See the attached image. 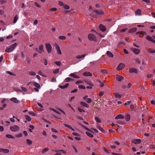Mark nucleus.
Masks as SVG:
<instances>
[{
    "instance_id": "f257e3e1",
    "label": "nucleus",
    "mask_w": 155,
    "mask_h": 155,
    "mask_svg": "<svg viewBox=\"0 0 155 155\" xmlns=\"http://www.w3.org/2000/svg\"><path fill=\"white\" fill-rule=\"evenodd\" d=\"M17 45V44L15 43L12 45L8 48H7L5 50V51L7 52H10L13 51Z\"/></svg>"
},
{
    "instance_id": "f03ea898",
    "label": "nucleus",
    "mask_w": 155,
    "mask_h": 155,
    "mask_svg": "<svg viewBox=\"0 0 155 155\" xmlns=\"http://www.w3.org/2000/svg\"><path fill=\"white\" fill-rule=\"evenodd\" d=\"M88 38L91 41H96V38L95 36L92 34H89L88 36Z\"/></svg>"
},
{
    "instance_id": "7ed1b4c3",
    "label": "nucleus",
    "mask_w": 155,
    "mask_h": 155,
    "mask_svg": "<svg viewBox=\"0 0 155 155\" xmlns=\"http://www.w3.org/2000/svg\"><path fill=\"white\" fill-rule=\"evenodd\" d=\"M46 48L48 54L51 52L52 46L49 43H46L45 44Z\"/></svg>"
},
{
    "instance_id": "20e7f679",
    "label": "nucleus",
    "mask_w": 155,
    "mask_h": 155,
    "mask_svg": "<svg viewBox=\"0 0 155 155\" xmlns=\"http://www.w3.org/2000/svg\"><path fill=\"white\" fill-rule=\"evenodd\" d=\"M10 129L12 131L15 132L19 130V127L18 126L15 125L14 126L11 127Z\"/></svg>"
},
{
    "instance_id": "39448f33",
    "label": "nucleus",
    "mask_w": 155,
    "mask_h": 155,
    "mask_svg": "<svg viewBox=\"0 0 155 155\" xmlns=\"http://www.w3.org/2000/svg\"><path fill=\"white\" fill-rule=\"evenodd\" d=\"M125 67V64L123 63H120L117 68V70H120L123 69Z\"/></svg>"
},
{
    "instance_id": "423d86ee",
    "label": "nucleus",
    "mask_w": 155,
    "mask_h": 155,
    "mask_svg": "<svg viewBox=\"0 0 155 155\" xmlns=\"http://www.w3.org/2000/svg\"><path fill=\"white\" fill-rule=\"evenodd\" d=\"M129 71L130 73H134L137 74L138 73L137 70L135 68H131L129 69Z\"/></svg>"
},
{
    "instance_id": "0eeeda50",
    "label": "nucleus",
    "mask_w": 155,
    "mask_h": 155,
    "mask_svg": "<svg viewBox=\"0 0 155 155\" xmlns=\"http://www.w3.org/2000/svg\"><path fill=\"white\" fill-rule=\"evenodd\" d=\"M131 50L136 54H138L140 53V50L139 49L135 48H131Z\"/></svg>"
},
{
    "instance_id": "6e6552de",
    "label": "nucleus",
    "mask_w": 155,
    "mask_h": 155,
    "mask_svg": "<svg viewBox=\"0 0 155 155\" xmlns=\"http://www.w3.org/2000/svg\"><path fill=\"white\" fill-rule=\"evenodd\" d=\"M99 28L100 30L103 32L105 31L106 30V27L102 24H100L99 25Z\"/></svg>"
},
{
    "instance_id": "1a4fd4ad",
    "label": "nucleus",
    "mask_w": 155,
    "mask_h": 155,
    "mask_svg": "<svg viewBox=\"0 0 155 155\" xmlns=\"http://www.w3.org/2000/svg\"><path fill=\"white\" fill-rule=\"evenodd\" d=\"M116 79L119 81H121L124 79V78L120 75H118L116 78Z\"/></svg>"
},
{
    "instance_id": "9d476101",
    "label": "nucleus",
    "mask_w": 155,
    "mask_h": 155,
    "mask_svg": "<svg viewBox=\"0 0 155 155\" xmlns=\"http://www.w3.org/2000/svg\"><path fill=\"white\" fill-rule=\"evenodd\" d=\"M10 100L12 101H13L14 103H19L20 102V101L17 100L16 98L13 97L10 99Z\"/></svg>"
},
{
    "instance_id": "9b49d317",
    "label": "nucleus",
    "mask_w": 155,
    "mask_h": 155,
    "mask_svg": "<svg viewBox=\"0 0 155 155\" xmlns=\"http://www.w3.org/2000/svg\"><path fill=\"white\" fill-rule=\"evenodd\" d=\"M132 142L136 144H139L141 142V140L140 139H136L133 140Z\"/></svg>"
},
{
    "instance_id": "f8f14e48",
    "label": "nucleus",
    "mask_w": 155,
    "mask_h": 155,
    "mask_svg": "<svg viewBox=\"0 0 155 155\" xmlns=\"http://www.w3.org/2000/svg\"><path fill=\"white\" fill-rule=\"evenodd\" d=\"M124 118L127 121H128L130 119V115L128 113H126L125 114Z\"/></svg>"
},
{
    "instance_id": "ddd939ff",
    "label": "nucleus",
    "mask_w": 155,
    "mask_h": 155,
    "mask_svg": "<svg viewBox=\"0 0 155 155\" xmlns=\"http://www.w3.org/2000/svg\"><path fill=\"white\" fill-rule=\"evenodd\" d=\"M56 48L57 50V53L59 54H61L62 53L60 50L59 46L58 45H57L56 46Z\"/></svg>"
},
{
    "instance_id": "4468645a",
    "label": "nucleus",
    "mask_w": 155,
    "mask_h": 155,
    "mask_svg": "<svg viewBox=\"0 0 155 155\" xmlns=\"http://www.w3.org/2000/svg\"><path fill=\"white\" fill-rule=\"evenodd\" d=\"M124 118V115L121 114H119L117 115L115 117V119H123Z\"/></svg>"
},
{
    "instance_id": "2eb2a0df",
    "label": "nucleus",
    "mask_w": 155,
    "mask_h": 155,
    "mask_svg": "<svg viewBox=\"0 0 155 155\" xmlns=\"http://www.w3.org/2000/svg\"><path fill=\"white\" fill-rule=\"evenodd\" d=\"M137 34H140L141 35H140V37L142 38L143 37V35H146V32L143 31H140L137 33Z\"/></svg>"
},
{
    "instance_id": "dca6fc26",
    "label": "nucleus",
    "mask_w": 155,
    "mask_h": 155,
    "mask_svg": "<svg viewBox=\"0 0 155 155\" xmlns=\"http://www.w3.org/2000/svg\"><path fill=\"white\" fill-rule=\"evenodd\" d=\"M83 75L85 76H91L92 74L90 72H85L83 73Z\"/></svg>"
},
{
    "instance_id": "f3484780",
    "label": "nucleus",
    "mask_w": 155,
    "mask_h": 155,
    "mask_svg": "<svg viewBox=\"0 0 155 155\" xmlns=\"http://www.w3.org/2000/svg\"><path fill=\"white\" fill-rule=\"evenodd\" d=\"M80 104L82 106L85 107H86L87 108H88L89 107V105H88L87 104H86L85 102H84L81 101L80 102Z\"/></svg>"
},
{
    "instance_id": "a211bd4d",
    "label": "nucleus",
    "mask_w": 155,
    "mask_h": 155,
    "mask_svg": "<svg viewBox=\"0 0 155 155\" xmlns=\"http://www.w3.org/2000/svg\"><path fill=\"white\" fill-rule=\"evenodd\" d=\"M0 152H2L4 153H7L9 152V150L8 149H4L3 148H0Z\"/></svg>"
},
{
    "instance_id": "6ab92c4d",
    "label": "nucleus",
    "mask_w": 155,
    "mask_h": 155,
    "mask_svg": "<svg viewBox=\"0 0 155 155\" xmlns=\"http://www.w3.org/2000/svg\"><path fill=\"white\" fill-rule=\"evenodd\" d=\"M69 76L73 77L74 78H79L80 77L78 76H77L74 73H71L69 75Z\"/></svg>"
},
{
    "instance_id": "aec40b11",
    "label": "nucleus",
    "mask_w": 155,
    "mask_h": 155,
    "mask_svg": "<svg viewBox=\"0 0 155 155\" xmlns=\"http://www.w3.org/2000/svg\"><path fill=\"white\" fill-rule=\"evenodd\" d=\"M39 50L40 51L38 52L41 53L42 52H44V50L43 49V45H40L39 47Z\"/></svg>"
},
{
    "instance_id": "412c9836",
    "label": "nucleus",
    "mask_w": 155,
    "mask_h": 155,
    "mask_svg": "<svg viewBox=\"0 0 155 155\" xmlns=\"http://www.w3.org/2000/svg\"><path fill=\"white\" fill-rule=\"evenodd\" d=\"M107 54L109 57L113 58L114 56L113 54L109 51H107Z\"/></svg>"
},
{
    "instance_id": "4be33fe9",
    "label": "nucleus",
    "mask_w": 155,
    "mask_h": 155,
    "mask_svg": "<svg viewBox=\"0 0 155 155\" xmlns=\"http://www.w3.org/2000/svg\"><path fill=\"white\" fill-rule=\"evenodd\" d=\"M69 85L68 83L64 85V86H61L60 85L59 86V87L61 89H64L67 87Z\"/></svg>"
},
{
    "instance_id": "5701e85b",
    "label": "nucleus",
    "mask_w": 155,
    "mask_h": 155,
    "mask_svg": "<svg viewBox=\"0 0 155 155\" xmlns=\"http://www.w3.org/2000/svg\"><path fill=\"white\" fill-rule=\"evenodd\" d=\"M141 10L140 9H138L135 11V13L137 15H141Z\"/></svg>"
},
{
    "instance_id": "b1692460",
    "label": "nucleus",
    "mask_w": 155,
    "mask_h": 155,
    "mask_svg": "<svg viewBox=\"0 0 155 155\" xmlns=\"http://www.w3.org/2000/svg\"><path fill=\"white\" fill-rule=\"evenodd\" d=\"M117 123L121 125H124V124H126V123L125 122L120 120H118L117 121Z\"/></svg>"
},
{
    "instance_id": "393cba45",
    "label": "nucleus",
    "mask_w": 155,
    "mask_h": 155,
    "mask_svg": "<svg viewBox=\"0 0 155 155\" xmlns=\"http://www.w3.org/2000/svg\"><path fill=\"white\" fill-rule=\"evenodd\" d=\"M96 13L99 15H101L103 14V12L101 10H95L94 11Z\"/></svg>"
},
{
    "instance_id": "a878e982",
    "label": "nucleus",
    "mask_w": 155,
    "mask_h": 155,
    "mask_svg": "<svg viewBox=\"0 0 155 155\" xmlns=\"http://www.w3.org/2000/svg\"><path fill=\"white\" fill-rule=\"evenodd\" d=\"M33 85L37 88H40V86L39 84L38 83L35 82H34L33 83Z\"/></svg>"
},
{
    "instance_id": "bb28decb",
    "label": "nucleus",
    "mask_w": 155,
    "mask_h": 155,
    "mask_svg": "<svg viewBox=\"0 0 155 155\" xmlns=\"http://www.w3.org/2000/svg\"><path fill=\"white\" fill-rule=\"evenodd\" d=\"M137 30L136 28H133L130 29L129 30V32L131 33H133L136 31H137Z\"/></svg>"
},
{
    "instance_id": "cd10ccee",
    "label": "nucleus",
    "mask_w": 155,
    "mask_h": 155,
    "mask_svg": "<svg viewBox=\"0 0 155 155\" xmlns=\"http://www.w3.org/2000/svg\"><path fill=\"white\" fill-rule=\"evenodd\" d=\"M18 19V15H16L14 17V20L13 21V23H16V22H17V21Z\"/></svg>"
},
{
    "instance_id": "c85d7f7f",
    "label": "nucleus",
    "mask_w": 155,
    "mask_h": 155,
    "mask_svg": "<svg viewBox=\"0 0 155 155\" xmlns=\"http://www.w3.org/2000/svg\"><path fill=\"white\" fill-rule=\"evenodd\" d=\"M86 55L85 54L81 55H78L76 56V58L78 59H81L82 58H84L85 57Z\"/></svg>"
},
{
    "instance_id": "c756f323",
    "label": "nucleus",
    "mask_w": 155,
    "mask_h": 155,
    "mask_svg": "<svg viewBox=\"0 0 155 155\" xmlns=\"http://www.w3.org/2000/svg\"><path fill=\"white\" fill-rule=\"evenodd\" d=\"M95 120L98 123H101V121L100 118L97 117H95Z\"/></svg>"
},
{
    "instance_id": "7c9ffc66",
    "label": "nucleus",
    "mask_w": 155,
    "mask_h": 155,
    "mask_svg": "<svg viewBox=\"0 0 155 155\" xmlns=\"http://www.w3.org/2000/svg\"><path fill=\"white\" fill-rule=\"evenodd\" d=\"M86 134L89 137H93L94 136L91 133H90L88 132H86Z\"/></svg>"
},
{
    "instance_id": "2f4dec72",
    "label": "nucleus",
    "mask_w": 155,
    "mask_h": 155,
    "mask_svg": "<svg viewBox=\"0 0 155 155\" xmlns=\"http://www.w3.org/2000/svg\"><path fill=\"white\" fill-rule=\"evenodd\" d=\"M73 80V79L70 78H67L65 79V81L66 82H68L71 81H72Z\"/></svg>"
},
{
    "instance_id": "473e14b6",
    "label": "nucleus",
    "mask_w": 155,
    "mask_h": 155,
    "mask_svg": "<svg viewBox=\"0 0 155 155\" xmlns=\"http://www.w3.org/2000/svg\"><path fill=\"white\" fill-rule=\"evenodd\" d=\"M59 70V69L58 68L55 70H53V73L54 74H56L58 73Z\"/></svg>"
},
{
    "instance_id": "72a5a7b5",
    "label": "nucleus",
    "mask_w": 155,
    "mask_h": 155,
    "mask_svg": "<svg viewBox=\"0 0 155 155\" xmlns=\"http://www.w3.org/2000/svg\"><path fill=\"white\" fill-rule=\"evenodd\" d=\"M97 81L101 84L100 86L101 87H103L104 86V84L103 82L101 83V81L99 80H97Z\"/></svg>"
},
{
    "instance_id": "f704fd0d",
    "label": "nucleus",
    "mask_w": 155,
    "mask_h": 155,
    "mask_svg": "<svg viewBox=\"0 0 155 155\" xmlns=\"http://www.w3.org/2000/svg\"><path fill=\"white\" fill-rule=\"evenodd\" d=\"M97 128L98 129L101 131L103 133H105L104 130L101 127L99 126Z\"/></svg>"
},
{
    "instance_id": "c9c22d12",
    "label": "nucleus",
    "mask_w": 155,
    "mask_h": 155,
    "mask_svg": "<svg viewBox=\"0 0 155 155\" xmlns=\"http://www.w3.org/2000/svg\"><path fill=\"white\" fill-rule=\"evenodd\" d=\"M26 142H27V143L29 145H31L32 144V141L28 139H27Z\"/></svg>"
},
{
    "instance_id": "e433bc0d",
    "label": "nucleus",
    "mask_w": 155,
    "mask_h": 155,
    "mask_svg": "<svg viewBox=\"0 0 155 155\" xmlns=\"http://www.w3.org/2000/svg\"><path fill=\"white\" fill-rule=\"evenodd\" d=\"M48 150H49V148L48 147H46V148H45V149H43L42 151V153H45Z\"/></svg>"
},
{
    "instance_id": "4c0bfd02",
    "label": "nucleus",
    "mask_w": 155,
    "mask_h": 155,
    "mask_svg": "<svg viewBox=\"0 0 155 155\" xmlns=\"http://www.w3.org/2000/svg\"><path fill=\"white\" fill-rule=\"evenodd\" d=\"M101 72L103 74H107L108 72L107 70L106 69L101 70Z\"/></svg>"
},
{
    "instance_id": "58836bf2",
    "label": "nucleus",
    "mask_w": 155,
    "mask_h": 155,
    "mask_svg": "<svg viewBox=\"0 0 155 155\" xmlns=\"http://www.w3.org/2000/svg\"><path fill=\"white\" fill-rule=\"evenodd\" d=\"M26 119L28 121H30L31 120V118L28 115L25 116Z\"/></svg>"
},
{
    "instance_id": "ea45409f",
    "label": "nucleus",
    "mask_w": 155,
    "mask_h": 155,
    "mask_svg": "<svg viewBox=\"0 0 155 155\" xmlns=\"http://www.w3.org/2000/svg\"><path fill=\"white\" fill-rule=\"evenodd\" d=\"M59 39L60 40H65L66 38V37L64 36H60L58 37Z\"/></svg>"
},
{
    "instance_id": "a19ab883",
    "label": "nucleus",
    "mask_w": 155,
    "mask_h": 155,
    "mask_svg": "<svg viewBox=\"0 0 155 155\" xmlns=\"http://www.w3.org/2000/svg\"><path fill=\"white\" fill-rule=\"evenodd\" d=\"M6 136L7 137L9 138H13L14 137L12 135L10 134H6Z\"/></svg>"
},
{
    "instance_id": "79ce46f5",
    "label": "nucleus",
    "mask_w": 155,
    "mask_h": 155,
    "mask_svg": "<svg viewBox=\"0 0 155 155\" xmlns=\"http://www.w3.org/2000/svg\"><path fill=\"white\" fill-rule=\"evenodd\" d=\"M54 63L58 66H60L61 64V62L60 61H55Z\"/></svg>"
},
{
    "instance_id": "37998d69",
    "label": "nucleus",
    "mask_w": 155,
    "mask_h": 155,
    "mask_svg": "<svg viewBox=\"0 0 155 155\" xmlns=\"http://www.w3.org/2000/svg\"><path fill=\"white\" fill-rule=\"evenodd\" d=\"M86 83L87 84L91 86H93V84L92 82L87 81H86Z\"/></svg>"
},
{
    "instance_id": "c03bdc74",
    "label": "nucleus",
    "mask_w": 155,
    "mask_h": 155,
    "mask_svg": "<svg viewBox=\"0 0 155 155\" xmlns=\"http://www.w3.org/2000/svg\"><path fill=\"white\" fill-rule=\"evenodd\" d=\"M146 38L147 39L150 41H151L153 39L152 38L149 36H147L146 37Z\"/></svg>"
},
{
    "instance_id": "a18cd8bd",
    "label": "nucleus",
    "mask_w": 155,
    "mask_h": 155,
    "mask_svg": "<svg viewBox=\"0 0 155 155\" xmlns=\"http://www.w3.org/2000/svg\"><path fill=\"white\" fill-rule=\"evenodd\" d=\"M115 96L116 97L118 98H120L121 97V96L118 93H116L115 94Z\"/></svg>"
},
{
    "instance_id": "49530a36",
    "label": "nucleus",
    "mask_w": 155,
    "mask_h": 155,
    "mask_svg": "<svg viewBox=\"0 0 155 155\" xmlns=\"http://www.w3.org/2000/svg\"><path fill=\"white\" fill-rule=\"evenodd\" d=\"M79 88L81 89H85L86 87L85 86L82 85H79L78 86Z\"/></svg>"
},
{
    "instance_id": "de8ad7c7",
    "label": "nucleus",
    "mask_w": 155,
    "mask_h": 155,
    "mask_svg": "<svg viewBox=\"0 0 155 155\" xmlns=\"http://www.w3.org/2000/svg\"><path fill=\"white\" fill-rule=\"evenodd\" d=\"M7 73L8 74L12 75V76H16V75L12 73L10 71H7Z\"/></svg>"
},
{
    "instance_id": "09e8293b",
    "label": "nucleus",
    "mask_w": 155,
    "mask_h": 155,
    "mask_svg": "<svg viewBox=\"0 0 155 155\" xmlns=\"http://www.w3.org/2000/svg\"><path fill=\"white\" fill-rule=\"evenodd\" d=\"M64 125L66 127H68L69 129L71 128V127L69 125H68L66 124H64Z\"/></svg>"
},
{
    "instance_id": "8fccbe9b",
    "label": "nucleus",
    "mask_w": 155,
    "mask_h": 155,
    "mask_svg": "<svg viewBox=\"0 0 155 155\" xmlns=\"http://www.w3.org/2000/svg\"><path fill=\"white\" fill-rule=\"evenodd\" d=\"M29 74L31 75H32V76H35L36 75L35 73L33 71L30 72H29Z\"/></svg>"
},
{
    "instance_id": "3c124183",
    "label": "nucleus",
    "mask_w": 155,
    "mask_h": 155,
    "mask_svg": "<svg viewBox=\"0 0 155 155\" xmlns=\"http://www.w3.org/2000/svg\"><path fill=\"white\" fill-rule=\"evenodd\" d=\"M1 3L2 4H3L7 2L6 0H0Z\"/></svg>"
},
{
    "instance_id": "603ef678",
    "label": "nucleus",
    "mask_w": 155,
    "mask_h": 155,
    "mask_svg": "<svg viewBox=\"0 0 155 155\" xmlns=\"http://www.w3.org/2000/svg\"><path fill=\"white\" fill-rule=\"evenodd\" d=\"M131 102V101H127L124 104V105L125 106L127 105H129L130 104Z\"/></svg>"
},
{
    "instance_id": "864d4df0",
    "label": "nucleus",
    "mask_w": 155,
    "mask_h": 155,
    "mask_svg": "<svg viewBox=\"0 0 155 155\" xmlns=\"http://www.w3.org/2000/svg\"><path fill=\"white\" fill-rule=\"evenodd\" d=\"M86 100L87 102L89 103H90L92 102L91 99L90 98H88Z\"/></svg>"
},
{
    "instance_id": "5fc2aeb1",
    "label": "nucleus",
    "mask_w": 155,
    "mask_h": 155,
    "mask_svg": "<svg viewBox=\"0 0 155 155\" xmlns=\"http://www.w3.org/2000/svg\"><path fill=\"white\" fill-rule=\"evenodd\" d=\"M78 110L80 112H85V111L83 109H81L80 108H78Z\"/></svg>"
},
{
    "instance_id": "6e6d98bb",
    "label": "nucleus",
    "mask_w": 155,
    "mask_h": 155,
    "mask_svg": "<svg viewBox=\"0 0 155 155\" xmlns=\"http://www.w3.org/2000/svg\"><path fill=\"white\" fill-rule=\"evenodd\" d=\"M125 43H124L122 42H119L118 43V46L120 47L121 45H122V44L125 45Z\"/></svg>"
},
{
    "instance_id": "4d7b16f0",
    "label": "nucleus",
    "mask_w": 155,
    "mask_h": 155,
    "mask_svg": "<svg viewBox=\"0 0 155 155\" xmlns=\"http://www.w3.org/2000/svg\"><path fill=\"white\" fill-rule=\"evenodd\" d=\"M136 62L138 63L139 64H140L141 63V61H140V59L139 58H136Z\"/></svg>"
},
{
    "instance_id": "13d9d810",
    "label": "nucleus",
    "mask_w": 155,
    "mask_h": 155,
    "mask_svg": "<svg viewBox=\"0 0 155 155\" xmlns=\"http://www.w3.org/2000/svg\"><path fill=\"white\" fill-rule=\"evenodd\" d=\"M15 91L17 92H22L21 90L19 89L16 88L15 89Z\"/></svg>"
},
{
    "instance_id": "bf43d9fd",
    "label": "nucleus",
    "mask_w": 155,
    "mask_h": 155,
    "mask_svg": "<svg viewBox=\"0 0 155 155\" xmlns=\"http://www.w3.org/2000/svg\"><path fill=\"white\" fill-rule=\"evenodd\" d=\"M64 8L66 9H68L70 8L69 6L68 5H64Z\"/></svg>"
},
{
    "instance_id": "052dcab7",
    "label": "nucleus",
    "mask_w": 155,
    "mask_h": 155,
    "mask_svg": "<svg viewBox=\"0 0 155 155\" xmlns=\"http://www.w3.org/2000/svg\"><path fill=\"white\" fill-rule=\"evenodd\" d=\"M82 127L84 128L85 129H86V130H87L88 131H90V129L89 128H88L87 127H86V126H84V125H82Z\"/></svg>"
},
{
    "instance_id": "680f3d73",
    "label": "nucleus",
    "mask_w": 155,
    "mask_h": 155,
    "mask_svg": "<svg viewBox=\"0 0 155 155\" xmlns=\"http://www.w3.org/2000/svg\"><path fill=\"white\" fill-rule=\"evenodd\" d=\"M22 133H20L16 135V137H21L22 136Z\"/></svg>"
},
{
    "instance_id": "e2e57ef3",
    "label": "nucleus",
    "mask_w": 155,
    "mask_h": 155,
    "mask_svg": "<svg viewBox=\"0 0 155 155\" xmlns=\"http://www.w3.org/2000/svg\"><path fill=\"white\" fill-rule=\"evenodd\" d=\"M59 5L60 6H63L64 5V4L61 1H59Z\"/></svg>"
},
{
    "instance_id": "0e129e2a",
    "label": "nucleus",
    "mask_w": 155,
    "mask_h": 155,
    "mask_svg": "<svg viewBox=\"0 0 155 155\" xmlns=\"http://www.w3.org/2000/svg\"><path fill=\"white\" fill-rule=\"evenodd\" d=\"M149 52L152 53H155V50H152V49H150L149 51Z\"/></svg>"
},
{
    "instance_id": "69168bd1",
    "label": "nucleus",
    "mask_w": 155,
    "mask_h": 155,
    "mask_svg": "<svg viewBox=\"0 0 155 155\" xmlns=\"http://www.w3.org/2000/svg\"><path fill=\"white\" fill-rule=\"evenodd\" d=\"M29 114H30L32 115L33 116H35L36 115L32 111L30 112Z\"/></svg>"
},
{
    "instance_id": "338daca9",
    "label": "nucleus",
    "mask_w": 155,
    "mask_h": 155,
    "mask_svg": "<svg viewBox=\"0 0 155 155\" xmlns=\"http://www.w3.org/2000/svg\"><path fill=\"white\" fill-rule=\"evenodd\" d=\"M51 81L52 82H55L56 81V78H55L54 77H53Z\"/></svg>"
},
{
    "instance_id": "774afa93",
    "label": "nucleus",
    "mask_w": 155,
    "mask_h": 155,
    "mask_svg": "<svg viewBox=\"0 0 155 155\" xmlns=\"http://www.w3.org/2000/svg\"><path fill=\"white\" fill-rule=\"evenodd\" d=\"M38 21L37 20H35L33 23V25H36L37 24Z\"/></svg>"
}]
</instances>
